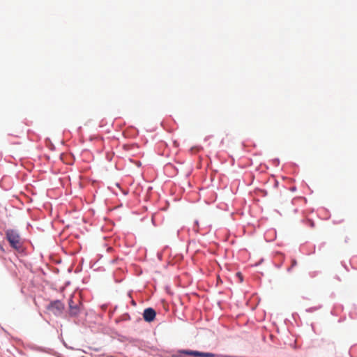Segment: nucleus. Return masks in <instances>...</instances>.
Segmentation results:
<instances>
[{
  "instance_id": "f257e3e1",
  "label": "nucleus",
  "mask_w": 357,
  "mask_h": 357,
  "mask_svg": "<svg viewBox=\"0 0 357 357\" xmlns=\"http://www.w3.org/2000/svg\"><path fill=\"white\" fill-rule=\"evenodd\" d=\"M6 239L9 243L10 247L20 254L22 256L26 255V249L21 241V236L19 231L15 229H8L5 231Z\"/></svg>"
},
{
  "instance_id": "f03ea898",
  "label": "nucleus",
  "mask_w": 357,
  "mask_h": 357,
  "mask_svg": "<svg viewBox=\"0 0 357 357\" xmlns=\"http://www.w3.org/2000/svg\"><path fill=\"white\" fill-rule=\"evenodd\" d=\"M47 310L52 312L54 315L61 314L65 309V305L59 299L52 301L47 305Z\"/></svg>"
},
{
  "instance_id": "7ed1b4c3",
  "label": "nucleus",
  "mask_w": 357,
  "mask_h": 357,
  "mask_svg": "<svg viewBox=\"0 0 357 357\" xmlns=\"http://www.w3.org/2000/svg\"><path fill=\"white\" fill-rule=\"evenodd\" d=\"M74 294H71L68 299V314L70 317H77L81 312V305L75 304Z\"/></svg>"
},
{
  "instance_id": "20e7f679",
  "label": "nucleus",
  "mask_w": 357,
  "mask_h": 357,
  "mask_svg": "<svg viewBox=\"0 0 357 357\" xmlns=\"http://www.w3.org/2000/svg\"><path fill=\"white\" fill-rule=\"evenodd\" d=\"M156 314L155 310L152 307H149L144 310L142 317L144 321L151 323L155 319Z\"/></svg>"
},
{
  "instance_id": "39448f33",
  "label": "nucleus",
  "mask_w": 357,
  "mask_h": 357,
  "mask_svg": "<svg viewBox=\"0 0 357 357\" xmlns=\"http://www.w3.org/2000/svg\"><path fill=\"white\" fill-rule=\"evenodd\" d=\"M218 354L196 350L195 357H217Z\"/></svg>"
},
{
  "instance_id": "423d86ee",
  "label": "nucleus",
  "mask_w": 357,
  "mask_h": 357,
  "mask_svg": "<svg viewBox=\"0 0 357 357\" xmlns=\"http://www.w3.org/2000/svg\"><path fill=\"white\" fill-rule=\"evenodd\" d=\"M195 351H196V350H192V349H181L177 350V353L183 355V356H189L195 357Z\"/></svg>"
},
{
  "instance_id": "0eeeda50",
  "label": "nucleus",
  "mask_w": 357,
  "mask_h": 357,
  "mask_svg": "<svg viewBox=\"0 0 357 357\" xmlns=\"http://www.w3.org/2000/svg\"><path fill=\"white\" fill-rule=\"evenodd\" d=\"M131 317L128 312L123 313L122 315H121L119 318L116 319V323H119L121 321H129L130 320Z\"/></svg>"
},
{
  "instance_id": "6e6552de",
  "label": "nucleus",
  "mask_w": 357,
  "mask_h": 357,
  "mask_svg": "<svg viewBox=\"0 0 357 357\" xmlns=\"http://www.w3.org/2000/svg\"><path fill=\"white\" fill-rule=\"evenodd\" d=\"M255 192L257 195L261 196L263 197H265L268 195V192L266 189L263 188H256Z\"/></svg>"
},
{
  "instance_id": "1a4fd4ad",
  "label": "nucleus",
  "mask_w": 357,
  "mask_h": 357,
  "mask_svg": "<svg viewBox=\"0 0 357 357\" xmlns=\"http://www.w3.org/2000/svg\"><path fill=\"white\" fill-rule=\"evenodd\" d=\"M321 343L322 344L319 345L320 347H321L323 344H326L327 346H331L333 349H335V343L333 342L322 338L321 339Z\"/></svg>"
},
{
  "instance_id": "9d476101",
  "label": "nucleus",
  "mask_w": 357,
  "mask_h": 357,
  "mask_svg": "<svg viewBox=\"0 0 357 357\" xmlns=\"http://www.w3.org/2000/svg\"><path fill=\"white\" fill-rule=\"evenodd\" d=\"M45 141L46 145L49 148V149H50L51 151L55 150V146L54 145V144L52 142L51 139L49 137H47L45 139Z\"/></svg>"
},
{
  "instance_id": "9b49d317",
  "label": "nucleus",
  "mask_w": 357,
  "mask_h": 357,
  "mask_svg": "<svg viewBox=\"0 0 357 357\" xmlns=\"http://www.w3.org/2000/svg\"><path fill=\"white\" fill-rule=\"evenodd\" d=\"M349 354L351 357H357V346L354 345L350 348Z\"/></svg>"
},
{
  "instance_id": "f8f14e48",
  "label": "nucleus",
  "mask_w": 357,
  "mask_h": 357,
  "mask_svg": "<svg viewBox=\"0 0 357 357\" xmlns=\"http://www.w3.org/2000/svg\"><path fill=\"white\" fill-rule=\"evenodd\" d=\"M322 307V305H319L318 306H313V307H308L305 310V311L308 313H312L318 310H319L320 308Z\"/></svg>"
},
{
  "instance_id": "ddd939ff",
  "label": "nucleus",
  "mask_w": 357,
  "mask_h": 357,
  "mask_svg": "<svg viewBox=\"0 0 357 357\" xmlns=\"http://www.w3.org/2000/svg\"><path fill=\"white\" fill-rule=\"evenodd\" d=\"M199 221L197 220H195L194 222L193 231L195 233H199Z\"/></svg>"
},
{
  "instance_id": "4468645a",
  "label": "nucleus",
  "mask_w": 357,
  "mask_h": 357,
  "mask_svg": "<svg viewBox=\"0 0 357 357\" xmlns=\"http://www.w3.org/2000/svg\"><path fill=\"white\" fill-rule=\"evenodd\" d=\"M125 340L128 341L130 343H135L139 341V339L132 337H125Z\"/></svg>"
},
{
  "instance_id": "2eb2a0df",
  "label": "nucleus",
  "mask_w": 357,
  "mask_h": 357,
  "mask_svg": "<svg viewBox=\"0 0 357 357\" xmlns=\"http://www.w3.org/2000/svg\"><path fill=\"white\" fill-rule=\"evenodd\" d=\"M272 164L274 166L278 167L280 165V159L278 158H273L272 160Z\"/></svg>"
},
{
  "instance_id": "dca6fc26",
  "label": "nucleus",
  "mask_w": 357,
  "mask_h": 357,
  "mask_svg": "<svg viewBox=\"0 0 357 357\" xmlns=\"http://www.w3.org/2000/svg\"><path fill=\"white\" fill-rule=\"evenodd\" d=\"M307 222L308 223V225L310 227H314L315 226V223L314 222L313 220L312 219H307Z\"/></svg>"
},
{
  "instance_id": "f3484780",
  "label": "nucleus",
  "mask_w": 357,
  "mask_h": 357,
  "mask_svg": "<svg viewBox=\"0 0 357 357\" xmlns=\"http://www.w3.org/2000/svg\"><path fill=\"white\" fill-rule=\"evenodd\" d=\"M217 357H239V356H234V355H227V354H218Z\"/></svg>"
},
{
  "instance_id": "a211bd4d",
  "label": "nucleus",
  "mask_w": 357,
  "mask_h": 357,
  "mask_svg": "<svg viewBox=\"0 0 357 357\" xmlns=\"http://www.w3.org/2000/svg\"><path fill=\"white\" fill-rule=\"evenodd\" d=\"M3 180H1V181H0V187H1L3 190H6V191L9 190L10 189V187H3Z\"/></svg>"
},
{
  "instance_id": "6ab92c4d",
  "label": "nucleus",
  "mask_w": 357,
  "mask_h": 357,
  "mask_svg": "<svg viewBox=\"0 0 357 357\" xmlns=\"http://www.w3.org/2000/svg\"><path fill=\"white\" fill-rule=\"evenodd\" d=\"M278 185H279V181H278L277 179L274 178V179H273V187L274 188H278Z\"/></svg>"
},
{
  "instance_id": "aec40b11",
  "label": "nucleus",
  "mask_w": 357,
  "mask_h": 357,
  "mask_svg": "<svg viewBox=\"0 0 357 357\" xmlns=\"http://www.w3.org/2000/svg\"><path fill=\"white\" fill-rule=\"evenodd\" d=\"M62 343H63V346H64L66 348L69 349H74V348H73V347L68 346V345L67 344V343H66L63 340H62Z\"/></svg>"
},
{
  "instance_id": "412c9836",
  "label": "nucleus",
  "mask_w": 357,
  "mask_h": 357,
  "mask_svg": "<svg viewBox=\"0 0 357 357\" xmlns=\"http://www.w3.org/2000/svg\"><path fill=\"white\" fill-rule=\"evenodd\" d=\"M236 276L240 279L241 282H243V275L241 272H238L236 273Z\"/></svg>"
},
{
  "instance_id": "4be33fe9",
  "label": "nucleus",
  "mask_w": 357,
  "mask_h": 357,
  "mask_svg": "<svg viewBox=\"0 0 357 357\" xmlns=\"http://www.w3.org/2000/svg\"><path fill=\"white\" fill-rule=\"evenodd\" d=\"M165 289L167 294H172V292L171 291L170 287L169 286H166Z\"/></svg>"
},
{
  "instance_id": "5701e85b",
  "label": "nucleus",
  "mask_w": 357,
  "mask_h": 357,
  "mask_svg": "<svg viewBox=\"0 0 357 357\" xmlns=\"http://www.w3.org/2000/svg\"><path fill=\"white\" fill-rule=\"evenodd\" d=\"M70 284H71V282H70V280H67V281H66V282H65V283H64L63 286H65L66 287H67L70 286Z\"/></svg>"
},
{
  "instance_id": "b1692460",
  "label": "nucleus",
  "mask_w": 357,
  "mask_h": 357,
  "mask_svg": "<svg viewBox=\"0 0 357 357\" xmlns=\"http://www.w3.org/2000/svg\"><path fill=\"white\" fill-rule=\"evenodd\" d=\"M171 357H185V356H183V355L176 353V354L172 355Z\"/></svg>"
},
{
  "instance_id": "393cba45",
  "label": "nucleus",
  "mask_w": 357,
  "mask_h": 357,
  "mask_svg": "<svg viewBox=\"0 0 357 357\" xmlns=\"http://www.w3.org/2000/svg\"><path fill=\"white\" fill-rule=\"evenodd\" d=\"M0 250L3 252V253H5L6 252V250L4 249L3 245L0 243Z\"/></svg>"
},
{
  "instance_id": "a878e982",
  "label": "nucleus",
  "mask_w": 357,
  "mask_h": 357,
  "mask_svg": "<svg viewBox=\"0 0 357 357\" xmlns=\"http://www.w3.org/2000/svg\"><path fill=\"white\" fill-rule=\"evenodd\" d=\"M297 190L296 187V186H291L290 188H289V190L291 192H296Z\"/></svg>"
},
{
  "instance_id": "bb28decb",
  "label": "nucleus",
  "mask_w": 357,
  "mask_h": 357,
  "mask_svg": "<svg viewBox=\"0 0 357 357\" xmlns=\"http://www.w3.org/2000/svg\"><path fill=\"white\" fill-rule=\"evenodd\" d=\"M282 265V262H280L279 264H275V266L277 268H280L281 266Z\"/></svg>"
},
{
  "instance_id": "cd10ccee",
  "label": "nucleus",
  "mask_w": 357,
  "mask_h": 357,
  "mask_svg": "<svg viewBox=\"0 0 357 357\" xmlns=\"http://www.w3.org/2000/svg\"><path fill=\"white\" fill-rule=\"evenodd\" d=\"M121 191H122V193H123L124 195H127L128 194V190L121 189Z\"/></svg>"
},
{
  "instance_id": "c85d7f7f",
  "label": "nucleus",
  "mask_w": 357,
  "mask_h": 357,
  "mask_svg": "<svg viewBox=\"0 0 357 357\" xmlns=\"http://www.w3.org/2000/svg\"><path fill=\"white\" fill-rule=\"evenodd\" d=\"M133 130L135 131V133H133V135H137L139 134V130L137 128H134Z\"/></svg>"
},
{
  "instance_id": "c756f323",
  "label": "nucleus",
  "mask_w": 357,
  "mask_h": 357,
  "mask_svg": "<svg viewBox=\"0 0 357 357\" xmlns=\"http://www.w3.org/2000/svg\"><path fill=\"white\" fill-rule=\"evenodd\" d=\"M343 222V220H333V223L334 224H339V223H341Z\"/></svg>"
},
{
  "instance_id": "7c9ffc66",
  "label": "nucleus",
  "mask_w": 357,
  "mask_h": 357,
  "mask_svg": "<svg viewBox=\"0 0 357 357\" xmlns=\"http://www.w3.org/2000/svg\"><path fill=\"white\" fill-rule=\"evenodd\" d=\"M66 289V287L63 285L62 287H60V291L63 292L65 291Z\"/></svg>"
},
{
  "instance_id": "2f4dec72",
  "label": "nucleus",
  "mask_w": 357,
  "mask_h": 357,
  "mask_svg": "<svg viewBox=\"0 0 357 357\" xmlns=\"http://www.w3.org/2000/svg\"><path fill=\"white\" fill-rule=\"evenodd\" d=\"M131 304L133 305V306H135L137 305V303L135 300L132 299L131 300Z\"/></svg>"
},
{
  "instance_id": "473e14b6",
  "label": "nucleus",
  "mask_w": 357,
  "mask_h": 357,
  "mask_svg": "<svg viewBox=\"0 0 357 357\" xmlns=\"http://www.w3.org/2000/svg\"><path fill=\"white\" fill-rule=\"evenodd\" d=\"M197 149V151H199L202 148H201L200 146H195V147H192V148H191V150H193V149Z\"/></svg>"
},
{
  "instance_id": "72a5a7b5",
  "label": "nucleus",
  "mask_w": 357,
  "mask_h": 357,
  "mask_svg": "<svg viewBox=\"0 0 357 357\" xmlns=\"http://www.w3.org/2000/svg\"><path fill=\"white\" fill-rule=\"evenodd\" d=\"M132 291H129L128 292V296L130 297V298H132Z\"/></svg>"
},
{
  "instance_id": "f704fd0d",
  "label": "nucleus",
  "mask_w": 357,
  "mask_h": 357,
  "mask_svg": "<svg viewBox=\"0 0 357 357\" xmlns=\"http://www.w3.org/2000/svg\"><path fill=\"white\" fill-rule=\"evenodd\" d=\"M73 266H70L68 268V273H71L73 271Z\"/></svg>"
},
{
  "instance_id": "c9c22d12",
  "label": "nucleus",
  "mask_w": 357,
  "mask_h": 357,
  "mask_svg": "<svg viewBox=\"0 0 357 357\" xmlns=\"http://www.w3.org/2000/svg\"><path fill=\"white\" fill-rule=\"evenodd\" d=\"M59 268H54V273H59Z\"/></svg>"
},
{
  "instance_id": "e433bc0d",
  "label": "nucleus",
  "mask_w": 357,
  "mask_h": 357,
  "mask_svg": "<svg viewBox=\"0 0 357 357\" xmlns=\"http://www.w3.org/2000/svg\"><path fill=\"white\" fill-rule=\"evenodd\" d=\"M292 268H293V266H291L288 267V268H287V272H290V271H291Z\"/></svg>"
},
{
  "instance_id": "4c0bfd02",
  "label": "nucleus",
  "mask_w": 357,
  "mask_h": 357,
  "mask_svg": "<svg viewBox=\"0 0 357 357\" xmlns=\"http://www.w3.org/2000/svg\"><path fill=\"white\" fill-rule=\"evenodd\" d=\"M296 265V259H294L293 261H292V265L291 266L294 267Z\"/></svg>"
},
{
  "instance_id": "58836bf2",
  "label": "nucleus",
  "mask_w": 357,
  "mask_h": 357,
  "mask_svg": "<svg viewBox=\"0 0 357 357\" xmlns=\"http://www.w3.org/2000/svg\"><path fill=\"white\" fill-rule=\"evenodd\" d=\"M291 165H292L293 167H297V168L298 167V165L296 163H295V162H292V163H291Z\"/></svg>"
},
{
  "instance_id": "ea45409f",
  "label": "nucleus",
  "mask_w": 357,
  "mask_h": 357,
  "mask_svg": "<svg viewBox=\"0 0 357 357\" xmlns=\"http://www.w3.org/2000/svg\"><path fill=\"white\" fill-rule=\"evenodd\" d=\"M335 278L336 280H337L338 281H341L340 278L337 275H336L335 276Z\"/></svg>"
},
{
  "instance_id": "a19ab883",
  "label": "nucleus",
  "mask_w": 357,
  "mask_h": 357,
  "mask_svg": "<svg viewBox=\"0 0 357 357\" xmlns=\"http://www.w3.org/2000/svg\"><path fill=\"white\" fill-rule=\"evenodd\" d=\"M331 314L332 315H334V316H336V315H337V314H335V312H334V310H331Z\"/></svg>"
},
{
  "instance_id": "79ce46f5",
  "label": "nucleus",
  "mask_w": 357,
  "mask_h": 357,
  "mask_svg": "<svg viewBox=\"0 0 357 357\" xmlns=\"http://www.w3.org/2000/svg\"><path fill=\"white\" fill-rule=\"evenodd\" d=\"M125 337H126V336H124V335H121V337L122 338V340H121V342H123V341L126 340H125Z\"/></svg>"
},
{
  "instance_id": "37998d69",
  "label": "nucleus",
  "mask_w": 357,
  "mask_h": 357,
  "mask_svg": "<svg viewBox=\"0 0 357 357\" xmlns=\"http://www.w3.org/2000/svg\"><path fill=\"white\" fill-rule=\"evenodd\" d=\"M54 355H55L56 356H57V357H61V354H58V353H56V352L55 353V354H54Z\"/></svg>"
},
{
  "instance_id": "c03bdc74",
  "label": "nucleus",
  "mask_w": 357,
  "mask_h": 357,
  "mask_svg": "<svg viewBox=\"0 0 357 357\" xmlns=\"http://www.w3.org/2000/svg\"><path fill=\"white\" fill-rule=\"evenodd\" d=\"M298 208H295V209L294 210V213H296L298 212Z\"/></svg>"
},
{
  "instance_id": "a18cd8bd",
  "label": "nucleus",
  "mask_w": 357,
  "mask_h": 357,
  "mask_svg": "<svg viewBox=\"0 0 357 357\" xmlns=\"http://www.w3.org/2000/svg\"><path fill=\"white\" fill-rule=\"evenodd\" d=\"M208 138H209V136L206 137L204 138V141L208 140Z\"/></svg>"
},
{
  "instance_id": "49530a36",
  "label": "nucleus",
  "mask_w": 357,
  "mask_h": 357,
  "mask_svg": "<svg viewBox=\"0 0 357 357\" xmlns=\"http://www.w3.org/2000/svg\"><path fill=\"white\" fill-rule=\"evenodd\" d=\"M304 201L305 202H307V199L305 197H301Z\"/></svg>"
},
{
  "instance_id": "de8ad7c7",
  "label": "nucleus",
  "mask_w": 357,
  "mask_h": 357,
  "mask_svg": "<svg viewBox=\"0 0 357 357\" xmlns=\"http://www.w3.org/2000/svg\"><path fill=\"white\" fill-rule=\"evenodd\" d=\"M179 234H180V230L178 229V230L177 231V236H179Z\"/></svg>"
},
{
  "instance_id": "09e8293b",
  "label": "nucleus",
  "mask_w": 357,
  "mask_h": 357,
  "mask_svg": "<svg viewBox=\"0 0 357 357\" xmlns=\"http://www.w3.org/2000/svg\"><path fill=\"white\" fill-rule=\"evenodd\" d=\"M344 267L346 268L347 271H349L348 268L347 267L346 265H344Z\"/></svg>"
},
{
  "instance_id": "8fccbe9b",
  "label": "nucleus",
  "mask_w": 357,
  "mask_h": 357,
  "mask_svg": "<svg viewBox=\"0 0 357 357\" xmlns=\"http://www.w3.org/2000/svg\"><path fill=\"white\" fill-rule=\"evenodd\" d=\"M79 271V269H76V270H75V273H77Z\"/></svg>"
},
{
  "instance_id": "3c124183",
  "label": "nucleus",
  "mask_w": 357,
  "mask_h": 357,
  "mask_svg": "<svg viewBox=\"0 0 357 357\" xmlns=\"http://www.w3.org/2000/svg\"><path fill=\"white\" fill-rule=\"evenodd\" d=\"M280 257H281L282 259H283V258H284V257H283V255H282V254H280Z\"/></svg>"
},
{
  "instance_id": "603ef678",
  "label": "nucleus",
  "mask_w": 357,
  "mask_h": 357,
  "mask_svg": "<svg viewBox=\"0 0 357 357\" xmlns=\"http://www.w3.org/2000/svg\"><path fill=\"white\" fill-rule=\"evenodd\" d=\"M116 186L119 187L120 186V184L119 183H117L116 184Z\"/></svg>"
},
{
  "instance_id": "864d4df0",
  "label": "nucleus",
  "mask_w": 357,
  "mask_h": 357,
  "mask_svg": "<svg viewBox=\"0 0 357 357\" xmlns=\"http://www.w3.org/2000/svg\"><path fill=\"white\" fill-rule=\"evenodd\" d=\"M117 308V305L115 306V308H114V310H116Z\"/></svg>"
},
{
  "instance_id": "5fc2aeb1",
  "label": "nucleus",
  "mask_w": 357,
  "mask_h": 357,
  "mask_svg": "<svg viewBox=\"0 0 357 357\" xmlns=\"http://www.w3.org/2000/svg\"><path fill=\"white\" fill-rule=\"evenodd\" d=\"M342 321V319H339V322H341Z\"/></svg>"
},
{
  "instance_id": "6e6d98bb",
  "label": "nucleus",
  "mask_w": 357,
  "mask_h": 357,
  "mask_svg": "<svg viewBox=\"0 0 357 357\" xmlns=\"http://www.w3.org/2000/svg\"><path fill=\"white\" fill-rule=\"evenodd\" d=\"M354 353H355V354H357V350H356Z\"/></svg>"
},
{
  "instance_id": "4d7b16f0",
  "label": "nucleus",
  "mask_w": 357,
  "mask_h": 357,
  "mask_svg": "<svg viewBox=\"0 0 357 357\" xmlns=\"http://www.w3.org/2000/svg\"><path fill=\"white\" fill-rule=\"evenodd\" d=\"M82 357H84V356H82Z\"/></svg>"
}]
</instances>
